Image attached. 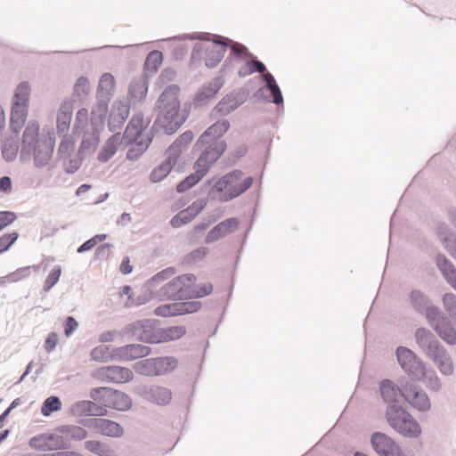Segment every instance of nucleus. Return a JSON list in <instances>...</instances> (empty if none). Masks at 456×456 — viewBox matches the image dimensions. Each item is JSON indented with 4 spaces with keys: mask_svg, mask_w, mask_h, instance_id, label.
Instances as JSON below:
<instances>
[{
    "mask_svg": "<svg viewBox=\"0 0 456 456\" xmlns=\"http://www.w3.org/2000/svg\"><path fill=\"white\" fill-rule=\"evenodd\" d=\"M91 357L96 362H107L110 359L117 358L115 349L110 350V347L106 345H101L94 348L91 352Z\"/></svg>",
    "mask_w": 456,
    "mask_h": 456,
    "instance_id": "a18cd8bd",
    "label": "nucleus"
},
{
    "mask_svg": "<svg viewBox=\"0 0 456 456\" xmlns=\"http://www.w3.org/2000/svg\"><path fill=\"white\" fill-rule=\"evenodd\" d=\"M434 330L447 344L452 346L456 344V329L448 317L443 319L440 324L436 325Z\"/></svg>",
    "mask_w": 456,
    "mask_h": 456,
    "instance_id": "7c9ffc66",
    "label": "nucleus"
},
{
    "mask_svg": "<svg viewBox=\"0 0 456 456\" xmlns=\"http://www.w3.org/2000/svg\"><path fill=\"white\" fill-rule=\"evenodd\" d=\"M246 58H248L249 59V61H250V64H251V69H252V73L254 72H258V73H263L264 71L266 70V67L265 65L260 61L259 60H257V58L256 56H254L252 53H250L248 52V53L247 55H245L244 57L239 59L240 61V60H245Z\"/></svg>",
    "mask_w": 456,
    "mask_h": 456,
    "instance_id": "69168bd1",
    "label": "nucleus"
},
{
    "mask_svg": "<svg viewBox=\"0 0 456 456\" xmlns=\"http://www.w3.org/2000/svg\"><path fill=\"white\" fill-rule=\"evenodd\" d=\"M85 447L98 456H115L111 448L100 441L89 440L85 443Z\"/></svg>",
    "mask_w": 456,
    "mask_h": 456,
    "instance_id": "79ce46f5",
    "label": "nucleus"
},
{
    "mask_svg": "<svg viewBox=\"0 0 456 456\" xmlns=\"http://www.w3.org/2000/svg\"><path fill=\"white\" fill-rule=\"evenodd\" d=\"M61 137V143L58 148V153L62 157L68 154L73 148V138L69 134H60Z\"/></svg>",
    "mask_w": 456,
    "mask_h": 456,
    "instance_id": "052dcab7",
    "label": "nucleus"
},
{
    "mask_svg": "<svg viewBox=\"0 0 456 456\" xmlns=\"http://www.w3.org/2000/svg\"><path fill=\"white\" fill-rule=\"evenodd\" d=\"M159 325L155 320H139L127 324L121 331L123 337L143 343H159Z\"/></svg>",
    "mask_w": 456,
    "mask_h": 456,
    "instance_id": "423d86ee",
    "label": "nucleus"
},
{
    "mask_svg": "<svg viewBox=\"0 0 456 456\" xmlns=\"http://www.w3.org/2000/svg\"><path fill=\"white\" fill-rule=\"evenodd\" d=\"M177 159L167 155V159L151 171L150 175L151 181L152 183L162 181L170 173Z\"/></svg>",
    "mask_w": 456,
    "mask_h": 456,
    "instance_id": "f704fd0d",
    "label": "nucleus"
},
{
    "mask_svg": "<svg viewBox=\"0 0 456 456\" xmlns=\"http://www.w3.org/2000/svg\"><path fill=\"white\" fill-rule=\"evenodd\" d=\"M61 401L60 400V398L58 396L52 395V396L47 397L43 402V404L41 407V413L44 416L48 417L53 411H57L61 410Z\"/></svg>",
    "mask_w": 456,
    "mask_h": 456,
    "instance_id": "09e8293b",
    "label": "nucleus"
},
{
    "mask_svg": "<svg viewBox=\"0 0 456 456\" xmlns=\"http://www.w3.org/2000/svg\"><path fill=\"white\" fill-rule=\"evenodd\" d=\"M89 92L90 83L88 78L86 77H80L74 85L73 97L81 100L83 97L86 96Z\"/></svg>",
    "mask_w": 456,
    "mask_h": 456,
    "instance_id": "8fccbe9b",
    "label": "nucleus"
},
{
    "mask_svg": "<svg viewBox=\"0 0 456 456\" xmlns=\"http://www.w3.org/2000/svg\"><path fill=\"white\" fill-rule=\"evenodd\" d=\"M89 425L106 436L120 437L124 434V428L116 421L94 418L87 420Z\"/></svg>",
    "mask_w": 456,
    "mask_h": 456,
    "instance_id": "b1692460",
    "label": "nucleus"
},
{
    "mask_svg": "<svg viewBox=\"0 0 456 456\" xmlns=\"http://www.w3.org/2000/svg\"><path fill=\"white\" fill-rule=\"evenodd\" d=\"M31 86L28 81L20 82L15 88L13 102L28 107Z\"/></svg>",
    "mask_w": 456,
    "mask_h": 456,
    "instance_id": "ea45409f",
    "label": "nucleus"
},
{
    "mask_svg": "<svg viewBox=\"0 0 456 456\" xmlns=\"http://www.w3.org/2000/svg\"><path fill=\"white\" fill-rule=\"evenodd\" d=\"M243 173L240 170H232L222 176L214 185V190L220 193L219 200L223 202L239 197L253 183V178L248 176L241 179Z\"/></svg>",
    "mask_w": 456,
    "mask_h": 456,
    "instance_id": "39448f33",
    "label": "nucleus"
},
{
    "mask_svg": "<svg viewBox=\"0 0 456 456\" xmlns=\"http://www.w3.org/2000/svg\"><path fill=\"white\" fill-rule=\"evenodd\" d=\"M19 232L4 233L0 237V254L7 251L19 239Z\"/></svg>",
    "mask_w": 456,
    "mask_h": 456,
    "instance_id": "6e6d98bb",
    "label": "nucleus"
},
{
    "mask_svg": "<svg viewBox=\"0 0 456 456\" xmlns=\"http://www.w3.org/2000/svg\"><path fill=\"white\" fill-rule=\"evenodd\" d=\"M414 338L419 349L424 354L437 342L436 336L426 328H418L415 330Z\"/></svg>",
    "mask_w": 456,
    "mask_h": 456,
    "instance_id": "2f4dec72",
    "label": "nucleus"
},
{
    "mask_svg": "<svg viewBox=\"0 0 456 456\" xmlns=\"http://www.w3.org/2000/svg\"><path fill=\"white\" fill-rule=\"evenodd\" d=\"M436 262L438 269L444 276L456 269L452 263L443 254H438L436 256Z\"/></svg>",
    "mask_w": 456,
    "mask_h": 456,
    "instance_id": "13d9d810",
    "label": "nucleus"
},
{
    "mask_svg": "<svg viewBox=\"0 0 456 456\" xmlns=\"http://www.w3.org/2000/svg\"><path fill=\"white\" fill-rule=\"evenodd\" d=\"M370 443L379 456H404L399 445L384 433H373Z\"/></svg>",
    "mask_w": 456,
    "mask_h": 456,
    "instance_id": "f3484780",
    "label": "nucleus"
},
{
    "mask_svg": "<svg viewBox=\"0 0 456 456\" xmlns=\"http://www.w3.org/2000/svg\"><path fill=\"white\" fill-rule=\"evenodd\" d=\"M178 315L196 313L201 308V302L200 301H183L176 302Z\"/></svg>",
    "mask_w": 456,
    "mask_h": 456,
    "instance_id": "603ef678",
    "label": "nucleus"
},
{
    "mask_svg": "<svg viewBox=\"0 0 456 456\" xmlns=\"http://www.w3.org/2000/svg\"><path fill=\"white\" fill-rule=\"evenodd\" d=\"M115 79L110 73H104L99 81L97 94L111 96L114 89Z\"/></svg>",
    "mask_w": 456,
    "mask_h": 456,
    "instance_id": "49530a36",
    "label": "nucleus"
},
{
    "mask_svg": "<svg viewBox=\"0 0 456 456\" xmlns=\"http://www.w3.org/2000/svg\"><path fill=\"white\" fill-rule=\"evenodd\" d=\"M261 78L265 86L257 90L256 95L277 106L283 105V96L281 88L273 74L265 70L262 73Z\"/></svg>",
    "mask_w": 456,
    "mask_h": 456,
    "instance_id": "4468645a",
    "label": "nucleus"
},
{
    "mask_svg": "<svg viewBox=\"0 0 456 456\" xmlns=\"http://www.w3.org/2000/svg\"><path fill=\"white\" fill-rule=\"evenodd\" d=\"M2 155L5 161L11 162L17 157L19 151L18 134L14 137L2 140Z\"/></svg>",
    "mask_w": 456,
    "mask_h": 456,
    "instance_id": "e433bc0d",
    "label": "nucleus"
},
{
    "mask_svg": "<svg viewBox=\"0 0 456 456\" xmlns=\"http://www.w3.org/2000/svg\"><path fill=\"white\" fill-rule=\"evenodd\" d=\"M224 80L222 77H216L199 90L194 97V105L202 107L215 97L224 86Z\"/></svg>",
    "mask_w": 456,
    "mask_h": 456,
    "instance_id": "4be33fe9",
    "label": "nucleus"
},
{
    "mask_svg": "<svg viewBox=\"0 0 456 456\" xmlns=\"http://www.w3.org/2000/svg\"><path fill=\"white\" fill-rule=\"evenodd\" d=\"M151 352V347L141 344H128L115 348V356L121 361H131L136 358L145 357Z\"/></svg>",
    "mask_w": 456,
    "mask_h": 456,
    "instance_id": "5701e85b",
    "label": "nucleus"
},
{
    "mask_svg": "<svg viewBox=\"0 0 456 456\" xmlns=\"http://www.w3.org/2000/svg\"><path fill=\"white\" fill-rule=\"evenodd\" d=\"M144 129L143 117L142 114L134 115L128 122L123 135V139L126 142H137L146 138V134H142Z\"/></svg>",
    "mask_w": 456,
    "mask_h": 456,
    "instance_id": "a878e982",
    "label": "nucleus"
},
{
    "mask_svg": "<svg viewBox=\"0 0 456 456\" xmlns=\"http://www.w3.org/2000/svg\"><path fill=\"white\" fill-rule=\"evenodd\" d=\"M177 360L173 356H159L147 358L134 363L136 373L147 377L165 375L177 367Z\"/></svg>",
    "mask_w": 456,
    "mask_h": 456,
    "instance_id": "1a4fd4ad",
    "label": "nucleus"
},
{
    "mask_svg": "<svg viewBox=\"0 0 456 456\" xmlns=\"http://www.w3.org/2000/svg\"><path fill=\"white\" fill-rule=\"evenodd\" d=\"M28 107L27 106L12 103L10 118V129L15 135L19 134L20 130L25 124L28 116Z\"/></svg>",
    "mask_w": 456,
    "mask_h": 456,
    "instance_id": "c756f323",
    "label": "nucleus"
},
{
    "mask_svg": "<svg viewBox=\"0 0 456 456\" xmlns=\"http://www.w3.org/2000/svg\"><path fill=\"white\" fill-rule=\"evenodd\" d=\"M213 290V285L210 282L190 287L189 298H200L209 295Z\"/></svg>",
    "mask_w": 456,
    "mask_h": 456,
    "instance_id": "864d4df0",
    "label": "nucleus"
},
{
    "mask_svg": "<svg viewBox=\"0 0 456 456\" xmlns=\"http://www.w3.org/2000/svg\"><path fill=\"white\" fill-rule=\"evenodd\" d=\"M96 103L91 110V125L102 126L108 111V102L110 96L96 94Z\"/></svg>",
    "mask_w": 456,
    "mask_h": 456,
    "instance_id": "cd10ccee",
    "label": "nucleus"
},
{
    "mask_svg": "<svg viewBox=\"0 0 456 456\" xmlns=\"http://www.w3.org/2000/svg\"><path fill=\"white\" fill-rule=\"evenodd\" d=\"M193 139L191 131L183 133L167 149V155L171 156L173 159H178L183 149L190 143Z\"/></svg>",
    "mask_w": 456,
    "mask_h": 456,
    "instance_id": "c9c22d12",
    "label": "nucleus"
},
{
    "mask_svg": "<svg viewBox=\"0 0 456 456\" xmlns=\"http://www.w3.org/2000/svg\"><path fill=\"white\" fill-rule=\"evenodd\" d=\"M17 219V215L13 211H0V232L12 224Z\"/></svg>",
    "mask_w": 456,
    "mask_h": 456,
    "instance_id": "0e129e2a",
    "label": "nucleus"
},
{
    "mask_svg": "<svg viewBox=\"0 0 456 456\" xmlns=\"http://www.w3.org/2000/svg\"><path fill=\"white\" fill-rule=\"evenodd\" d=\"M403 400L419 411L426 412L431 408L428 394L421 387L412 382L407 381L403 385Z\"/></svg>",
    "mask_w": 456,
    "mask_h": 456,
    "instance_id": "f8f14e48",
    "label": "nucleus"
},
{
    "mask_svg": "<svg viewBox=\"0 0 456 456\" xmlns=\"http://www.w3.org/2000/svg\"><path fill=\"white\" fill-rule=\"evenodd\" d=\"M86 156H83V155H79L77 153V156H75L74 158L70 159L68 162H66L64 164L65 167V172L68 173V174H74L76 171H77L79 169V167H81L82 165V162H83V159Z\"/></svg>",
    "mask_w": 456,
    "mask_h": 456,
    "instance_id": "e2e57ef3",
    "label": "nucleus"
},
{
    "mask_svg": "<svg viewBox=\"0 0 456 456\" xmlns=\"http://www.w3.org/2000/svg\"><path fill=\"white\" fill-rule=\"evenodd\" d=\"M100 126H92L83 135L78 150V154L83 156L91 155L96 150L100 142Z\"/></svg>",
    "mask_w": 456,
    "mask_h": 456,
    "instance_id": "393cba45",
    "label": "nucleus"
},
{
    "mask_svg": "<svg viewBox=\"0 0 456 456\" xmlns=\"http://www.w3.org/2000/svg\"><path fill=\"white\" fill-rule=\"evenodd\" d=\"M73 115L72 102L64 101L61 102L56 118V127L59 134H68Z\"/></svg>",
    "mask_w": 456,
    "mask_h": 456,
    "instance_id": "bb28decb",
    "label": "nucleus"
},
{
    "mask_svg": "<svg viewBox=\"0 0 456 456\" xmlns=\"http://www.w3.org/2000/svg\"><path fill=\"white\" fill-rule=\"evenodd\" d=\"M179 86L176 85L168 86L159 95L155 103L157 118L151 127L150 133L145 139L137 142H132V146L126 151V159L129 160L138 159L148 149L155 133L163 130L165 134H175L189 117V110L184 104L181 107L178 98Z\"/></svg>",
    "mask_w": 456,
    "mask_h": 456,
    "instance_id": "f257e3e1",
    "label": "nucleus"
},
{
    "mask_svg": "<svg viewBox=\"0 0 456 456\" xmlns=\"http://www.w3.org/2000/svg\"><path fill=\"white\" fill-rule=\"evenodd\" d=\"M98 377L107 382L126 383L133 379V372L130 369L121 366H107L98 370Z\"/></svg>",
    "mask_w": 456,
    "mask_h": 456,
    "instance_id": "6ab92c4d",
    "label": "nucleus"
},
{
    "mask_svg": "<svg viewBox=\"0 0 456 456\" xmlns=\"http://www.w3.org/2000/svg\"><path fill=\"white\" fill-rule=\"evenodd\" d=\"M138 394L143 399L157 405H167L172 399V392L169 388L157 385L142 386L139 388Z\"/></svg>",
    "mask_w": 456,
    "mask_h": 456,
    "instance_id": "a211bd4d",
    "label": "nucleus"
},
{
    "mask_svg": "<svg viewBox=\"0 0 456 456\" xmlns=\"http://www.w3.org/2000/svg\"><path fill=\"white\" fill-rule=\"evenodd\" d=\"M61 273V268L60 265H55L51 272L48 273L46 280L44 284V290L49 291L58 281Z\"/></svg>",
    "mask_w": 456,
    "mask_h": 456,
    "instance_id": "4d7b16f0",
    "label": "nucleus"
},
{
    "mask_svg": "<svg viewBox=\"0 0 456 456\" xmlns=\"http://www.w3.org/2000/svg\"><path fill=\"white\" fill-rule=\"evenodd\" d=\"M186 332L183 326H170L167 328H159V343L180 338Z\"/></svg>",
    "mask_w": 456,
    "mask_h": 456,
    "instance_id": "a19ab883",
    "label": "nucleus"
},
{
    "mask_svg": "<svg viewBox=\"0 0 456 456\" xmlns=\"http://www.w3.org/2000/svg\"><path fill=\"white\" fill-rule=\"evenodd\" d=\"M443 303L445 310L452 317H456V295L446 293L443 297Z\"/></svg>",
    "mask_w": 456,
    "mask_h": 456,
    "instance_id": "680f3d73",
    "label": "nucleus"
},
{
    "mask_svg": "<svg viewBox=\"0 0 456 456\" xmlns=\"http://www.w3.org/2000/svg\"><path fill=\"white\" fill-rule=\"evenodd\" d=\"M227 48L230 49V56L235 59H240L248 53V48L242 44L215 35L214 40L208 45L202 43L195 44L191 52V59H200L204 51L206 53V66L215 68L223 60Z\"/></svg>",
    "mask_w": 456,
    "mask_h": 456,
    "instance_id": "20e7f679",
    "label": "nucleus"
},
{
    "mask_svg": "<svg viewBox=\"0 0 456 456\" xmlns=\"http://www.w3.org/2000/svg\"><path fill=\"white\" fill-rule=\"evenodd\" d=\"M395 354L399 365L405 373L418 379L425 376V363L412 350L400 346L396 348Z\"/></svg>",
    "mask_w": 456,
    "mask_h": 456,
    "instance_id": "9b49d317",
    "label": "nucleus"
},
{
    "mask_svg": "<svg viewBox=\"0 0 456 456\" xmlns=\"http://www.w3.org/2000/svg\"><path fill=\"white\" fill-rule=\"evenodd\" d=\"M163 60L161 52L151 51L144 62V67L150 71H157Z\"/></svg>",
    "mask_w": 456,
    "mask_h": 456,
    "instance_id": "3c124183",
    "label": "nucleus"
},
{
    "mask_svg": "<svg viewBox=\"0 0 456 456\" xmlns=\"http://www.w3.org/2000/svg\"><path fill=\"white\" fill-rule=\"evenodd\" d=\"M148 92V81L145 77H140L131 81L129 94L132 98L141 101L145 98Z\"/></svg>",
    "mask_w": 456,
    "mask_h": 456,
    "instance_id": "4c0bfd02",
    "label": "nucleus"
},
{
    "mask_svg": "<svg viewBox=\"0 0 456 456\" xmlns=\"http://www.w3.org/2000/svg\"><path fill=\"white\" fill-rule=\"evenodd\" d=\"M196 281V276L192 273H186L175 277L163 285L158 291L157 296L161 300H183L190 297V287Z\"/></svg>",
    "mask_w": 456,
    "mask_h": 456,
    "instance_id": "0eeeda50",
    "label": "nucleus"
},
{
    "mask_svg": "<svg viewBox=\"0 0 456 456\" xmlns=\"http://www.w3.org/2000/svg\"><path fill=\"white\" fill-rule=\"evenodd\" d=\"M194 151L200 152L196 163L197 167L206 168L207 172L209 170L212 164H214L220 156L224 152L227 148L225 141H209L206 140L200 143V137L194 144Z\"/></svg>",
    "mask_w": 456,
    "mask_h": 456,
    "instance_id": "9d476101",
    "label": "nucleus"
},
{
    "mask_svg": "<svg viewBox=\"0 0 456 456\" xmlns=\"http://www.w3.org/2000/svg\"><path fill=\"white\" fill-rule=\"evenodd\" d=\"M248 97L247 90L240 88L227 94L213 109L212 116L216 118L218 116H227L242 103L245 102Z\"/></svg>",
    "mask_w": 456,
    "mask_h": 456,
    "instance_id": "ddd939ff",
    "label": "nucleus"
},
{
    "mask_svg": "<svg viewBox=\"0 0 456 456\" xmlns=\"http://www.w3.org/2000/svg\"><path fill=\"white\" fill-rule=\"evenodd\" d=\"M409 300L414 311L419 314L428 310L432 304L428 297L419 289H412L409 295Z\"/></svg>",
    "mask_w": 456,
    "mask_h": 456,
    "instance_id": "473e14b6",
    "label": "nucleus"
},
{
    "mask_svg": "<svg viewBox=\"0 0 456 456\" xmlns=\"http://www.w3.org/2000/svg\"><path fill=\"white\" fill-rule=\"evenodd\" d=\"M90 397L95 402H101L105 407L119 411L132 407V400L126 394L110 387H94L90 391Z\"/></svg>",
    "mask_w": 456,
    "mask_h": 456,
    "instance_id": "6e6552de",
    "label": "nucleus"
},
{
    "mask_svg": "<svg viewBox=\"0 0 456 456\" xmlns=\"http://www.w3.org/2000/svg\"><path fill=\"white\" fill-rule=\"evenodd\" d=\"M55 138L49 134L47 136L39 135V124L31 120L26 126L21 141L20 159L29 160L33 156L37 167H45L53 152Z\"/></svg>",
    "mask_w": 456,
    "mask_h": 456,
    "instance_id": "7ed1b4c3",
    "label": "nucleus"
},
{
    "mask_svg": "<svg viewBox=\"0 0 456 456\" xmlns=\"http://www.w3.org/2000/svg\"><path fill=\"white\" fill-rule=\"evenodd\" d=\"M230 128V122L225 119H219L211 125L201 135L200 143L206 140L209 141H224L222 136Z\"/></svg>",
    "mask_w": 456,
    "mask_h": 456,
    "instance_id": "c85d7f7f",
    "label": "nucleus"
},
{
    "mask_svg": "<svg viewBox=\"0 0 456 456\" xmlns=\"http://www.w3.org/2000/svg\"><path fill=\"white\" fill-rule=\"evenodd\" d=\"M130 107L125 102H115L110 110L108 118V127L110 132L118 133L129 116Z\"/></svg>",
    "mask_w": 456,
    "mask_h": 456,
    "instance_id": "aec40b11",
    "label": "nucleus"
},
{
    "mask_svg": "<svg viewBox=\"0 0 456 456\" xmlns=\"http://www.w3.org/2000/svg\"><path fill=\"white\" fill-rule=\"evenodd\" d=\"M194 169L195 171L189 175H187L183 181H181L177 186L176 191L177 192H183L187 191L188 189L194 186L196 183H198L203 176L208 173L206 168H202L200 167H197V164H194Z\"/></svg>",
    "mask_w": 456,
    "mask_h": 456,
    "instance_id": "72a5a7b5",
    "label": "nucleus"
},
{
    "mask_svg": "<svg viewBox=\"0 0 456 456\" xmlns=\"http://www.w3.org/2000/svg\"><path fill=\"white\" fill-rule=\"evenodd\" d=\"M426 316L427 321L430 327L434 330L436 325H438L442 322L443 319H446L447 316L442 312V310L431 304L426 312H423V314Z\"/></svg>",
    "mask_w": 456,
    "mask_h": 456,
    "instance_id": "37998d69",
    "label": "nucleus"
},
{
    "mask_svg": "<svg viewBox=\"0 0 456 456\" xmlns=\"http://www.w3.org/2000/svg\"><path fill=\"white\" fill-rule=\"evenodd\" d=\"M239 224L240 222L236 217H231L220 222L208 232L205 238V243L211 244L227 234L233 232Z\"/></svg>",
    "mask_w": 456,
    "mask_h": 456,
    "instance_id": "412c9836",
    "label": "nucleus"
},
{
    "mask_svg": "<svg viewBox=\"0 0 456 456\" xmlns=\"http://www.w3.org/2000/svg\"><path fill=\"white\" fill-rule=\"evenodd\" d=\"M425 354L433 361L443 375L451 376L453 373L452 357L438 340Z\"/></svg>",
    "mask_w": 456,
    "mask_h": 456,
    "instance_id": "dca6fc26",
    "label": "nucleus"
},
{
    "mask_svg": "<svg viewBox=\"0 0 456 456\" xmlns=\"http://www.w3.org/2000/svg\"><path fill=\"white\" fill-rule=\"evenodd\" d=\"M29 445L41 451H57L67 449L69 444L67 439L58 434L45 433L32 437Z\"/></svg>",
    "mask_w": 456,
    "mask_h": 456,
    "instance_id": "2eb2a0df",
    "label": "nucleus"
},
{
    "mask_svg": "<svg viewBox=\"0 0 456 456\" xmlns=\"http://www.w3.org/2000/svg\"><path fill=\"white\" fill-rule=\"evenodd\" d=\"M154 314L158 316L163 317L178 315L176 302L158 306L155 308Z\"/></svg>",
    "mask_w": 456,
    "mask_h": 456,
    "instance_id": "bf43d9fd",
    "label": "nucleus"
},
{
    "mask_svg": "<svg viewBox=\"0 0 456 456\" xmlns=\"http://www.w3.org/2000/svg\"><path fill=\"white\" fill-rule=\"evenodd\" d=\"M58 431L66 434L74 440H83L87 436V432L85 428L75 425L61 426L58 428Z\"/></svg>",
    "mask_w": 456,
    "mask_h": 456,
    "instance_id": "de8ad7c7",
    "label": "nucleus"
},
{
    "mask_svg": "<svg viewBox=\"0 0 456 456\" xmlns=\"http://www.w3.org/2000/svg\"><path fill=\"white\" fill-rule=\"evenodd\" d=\"M94 407V402L92 401H79L72 404L71 412L73 415L82 416L89 415L91 408Z\"/></svg>",
    "mask_w": 456,
    "mask_h": 456,
    "instance_id": "5fc2aeb1",
    "label": "nucleus"
},
{
    "mask_svg": "<svg viewBox=\"0 0 456 456\" xmlns=\"http://www.w3.org/2000/svg\"><path fill=\"white\" fill-rule=\"evenodd\" d=\"M208 253V248L206 247H200L191 251L188 256V261L191 263H197L204 258Z\"/></svg>",
    "mask_w": 456,
    "mask_h": 456,
    "instance_id": "774afa93",
    "label": "nucleus"
},
{
    "mask_svg": "<svg viewBox=\"0 0 456 456\" xmlns=\"http://www.w3.org/2000/svg\"><path fill=\"white\" fill-rule=\"evenodd\" d=\"M379 392L383 402L387 404L386 418L389 425L403 436L418 437L421 434L419 424L400 405L403 399V386L398 387L386 379L379 383Z\"/></svg>",
    "mask_w": 456,
    "mask_h": 456,
    "instance_id": "f03ea898",
    "label": "nucleus"
},
{
    "mask_svg": "<svg viewBox=\"0 0 456 456\" xmlns=\"http://www.w3.org/2000/svg\"><path fill=\"white\" fill-rule=\"evenodd\" d=\"M436 234L443 243H444V241L447 240L454 237L449 226L444 223H440L437 224Z\"/></svg>",
    "mask_w": 456,
    "mask_h": 456,
    "instance_id": "338daca9",
    "label": "nucleus"
},
{
    "mask_svg": "<svg viewBox=\"0 0 456 456\" xmlns=\"http://www.w3.org/2000/svg\"><path fill=\"white\" fill-rule=\"evenodd\" d=\"M175 273V269L174 267H167L158 273H156L152 278H151L147 283L146 288L151 294L153 293V289L159 285L160 282L169 279Z\"/></svg>",
    "mask_w": 456,
    "mask_h": 456,
    "instance_id": "c03bdc74",
    "label": "nucleus"
},
{
    "mask_svg": "<svg viewBox=\"0 0 456 456\" xmlns=\"http://www.w3.org/2000/svg\"><path fill=\"white\" fill-rule=\"evenodd\" d=\"M118 134L119 133H117L110 136L102 146L97 156V159L100 162H107L116 153Z\"/></svg>",
    "mask_w": 456,
    "mask_h": 456,
    "instance_id": "58836bf2",
    "label": "nucleus"
}]
</instances>
